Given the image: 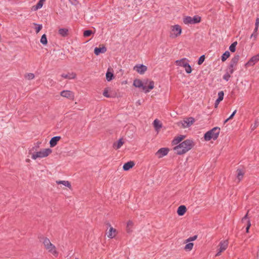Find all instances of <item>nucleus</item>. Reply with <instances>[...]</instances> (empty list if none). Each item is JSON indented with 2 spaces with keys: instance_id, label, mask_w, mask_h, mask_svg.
Listing matches in <instances>:
<instances>
[{
  "instance_id": "obj_1",
  "label": "nucleus",
  "mask_w": 259,
  "mask_h": 259,
  "mask_svg": "<svg viewBox=\"0 0 259 259\" xmlns=\"http://www.w3.org/2000/svg\"><path fill=\"white\" fill-rule=\"evenodd\" d=\"M194 145L193 141L188 139L174 147V149L177 154L181 155L186 153L191 150Z\"/></svg>"
},
{
  "instance_id": "obj_2",
  "label": "nucleus",
  "mask_w": 259,
  "mask_h": 259,
  "mask_svg": "<svg viewBox=\"0 0 259 259\" xmlns=\"http://www.w3.org/2000/svg\"><path fill=\"white\" fill-rule=\"evenodd\" d=\"M220 133V128L218 127H213L211 130L206 132L204 136V140L206 141L210 140H215L219 137Z\"/></svg>"
},
{
  "instance_id": "obj_3",
  "label": "nucleus",
  "mask_w": 259,
  "mask_h": 259,
  "mask_svg": "<svg viewBox=\"0 0 259 259\" xmlns=\"http://www.w3.org/2000/svg\"><path fill=\"white\" fill-rule=\"evenodd\" d=\"M52 153V150L50 148L41 149L39 151L34 152L31 155V158L36 160L37 158H44L48 157Z\"/></svg>"
},
{
  "instance_id": "obj_4",
  "label": "nucleus",
  "mask_w": 259,
  "mask_h": 259,
  "mask_svg": "<svg viewBox=\"0 0 259 259\" xmlns=\"http://www.w3.org/2000/svg\"><path fill=\"white\" fill-rule=\"evenodd\" d=\"M45 249L48 250L49 252L52 254L55 257L58 255V251L57 250L56 246L53 244L50 240L48 238H45L43 242Z\"/></svg>"
},
{
  "instance_id": "obj_5",
  "label": "nucleus",
  "mask_w": 259,
  "mask_h": 259,
  "mask_svg": "<svg viewBox=\"0 0 259 259\" xmlns=\"http://www.w3.org/2000/svg\"><path fill=\"white\" fill-rule=\"evenodd\" d=\"M182 32V27L178 25L175 24L170 27L169 36L171 38H176L180 36Z\"/></svg>"
},
{
  "instance_id": "obj_6",
  "label": "nucleus",
  "mask_w": 259,
  "mask_h": 259,
  "mask_svg": "<svg viewBox=\"0 0 259 259\" xmlns=\"http://www.w3.org/2000/svg\"><path fill=\"white\" fill-rule=\"evenodd\" d=\"M201 17L198 15H195L193 17L190 16H185L183 18V21L185 24H195L200 22Z\"/></svg>"
},
{
  "instance_id": "obj_7",
  "label": "nucleus",
  "mask_w": 259,
  "mask_h": 259,
  "mask_svg": "<svg viewBox=\"0 0 259 259\" xmlns=\"http://www.w3.org/2000/svg\"><path fill=\"white\" fill-rule=\"evenodd\" d=\"M194 122V119L190 117L186 118L178 122V125L179 127L182 128H187L190 126Z\"/></svg>"
},
{
  "instance_id": "obj_8",
  "label": "nucleus",
  "mask_w": 259,
  "mask_h": 259,
  "mask_svg": "<svg viewBox=\"0 0 259 259\" xmlns=\"http://www.w3.org/2000/svg\"><path fill=\"white\" fill-rule=\"evenodd\" d=\"M239 59V55H235L230 62V72L231 74H232L235 70V67L236 66L237 63Z\"/></svg>"
},
{
  "instance_id": "obj_9",
  "label": "nucleus",
  "mask_w": 259,
  "mask_h": 259,
  "mask_svg": "<svg viewBox=\"0 0 259 259\" xmlns=\"http://www.w3.org/2000/svg\"><path fill=\"white\" fill-rule=\"evenodd\" d=\"M228 241L227 240L222 241L219 245V248L218 252L216 254V256H220L221 253L225 251L228 247Z\"/></svg>"
},
{
  "instance_id": "obj_10",
  "label": "nucleus",
  "mask_w": 259,
  "mask_h": 259,
  "mask_svg": "<svg viewBox=\"0 0 259 259\" xmlns=\"http://www.w3.org/2000/svg\"><path fill=\"white\" fill-rule=\"evenodd\" d=\"M60 95L64 98H67L69 100H73L74 98V93L70 91L64 90L60 93Z\"/></svg>"
},
{
  "instance_id": "obj_11",
  "label": "nucleus",
  "mask_w": 259,
  "mask_h": 259,
  "mask_svg": "<svg viewBox=\"0 0 259 259\" xmlns=\"http://www.w3.org/2000/svg\"><path fill=\"white\" fill-rule=\"evenodd\" d=\"M258 61H259V53L258 54L252 57L249 60V61L246 63L245 66L246 67L252 66Z\"/></svg>"
},
{
  "instance_id": "obj_12",
  "label": "nucleus",
  "mask_w": 259,
  "mask_h": 259,
  "mask_svg": "<svg viewBox=\"0 0 259 259\" xmlns=\"http://www.w3.org/2000/svg\"><path fill=\"white\" fill-rule=\"evenodd\" d=\"M169 151V150L168 148H162L159 149L157 152L156 153L155 155L156 156L159 158H161L162 157L166 155Z\"/></svg>"
},
{
  "instance_id": "obj_13",
  "label": "nucleus",
  "mask_w": 259,
  "mask_h": 259,
  "mask_svg": "<svg viewBox=\"0 0 259 259\" xmlns=\"http://www.w3.org/2000/svg\"><path fill=\"white\" fill-rule=\"evenodd\" d=\"M147 83L148 80H146V82H144L139 79H136L134 80L133 85L135 86L136 88H142L143 90L145 84H147Z\"/></svg>"
},
{
  "instance_id": "obj_14",
  "label": "nucleus",
  "mask_w": 259,
  "mask_h": 259,
  "mask_svg": "<svg viewBox=\"0 0 259 259\" xmlns=\"http://www.w3.org/2000/svg\"><path fill=\"white\" fill-rule=\"evenodd\" d=\"M134 70L141 74H143L147 70V67L143 65H136L134 67Z\"/></svg>"
},
{
  "instance_id": "obj_15",
  "label": "nucleus",
  "mask_w": 259,
  "mask_h": 259,
  "mask_svg": "<svg viewBox=\"0 0 259 259\" xmlns=\"http://www.w3.org/2000/svg\"><path fill=\"white\" fill-rule=\"evenodd\" d=\"M154 87V82L153 81L148 80L147 84H145L143 91L145 93H147L150 92V90H152Z\"/></svg>"
},
{
  "instance_id": "obj_16",
  "label": "nucleus",
  "mask_w": 259,
  "mask_h": 259,
  "mask_svg": "<svg viewBox=\"0 0 259 259\" xmlns=\"http://www.w3.org/2000/svg\"><path fill=\"white\" fill-rule=\"evenodd\" d=\"M106 51V48L103 45H100L98 48H95L94 53L98 56L101 53H105Z\"/></svg>"
},
{
  "instance_id": "obj_17",
  "label": "nucleus",
  "mask_w": 259,
  "mask_h": 259,
  "mask_svg": "<svg viewBox=\"0 0 259 259\" xmlns=\"http://www.w3.org/2000/svg\"><path fill=\"white\" fill-rule=\"evenodd\" d=\"M117 235V231L115 229L110 227L108 232L107 233V237L109 238H113Z\"/></svg>"
},
{
  "instance_id": "obj_18",
  "label": "nucleus",
  "mask_w": 259,
  "mask_h": 259,
  "mask_svg": "<svg viewBox=\"0 0 259 259\" xmlns=\"http://www.w3.org/2000/svg\"><path fill=\"white\" fill-rule=\"evenodd\" d=\"M176 64L184 68L188 64V60L186 58H183L180 60H177L176 61Z\"/></svg>"
},
{
  "instance_id": "obj_19",
  "label": "nucleus",
  "mask_w": 259,
  "mask_h": 259,
  "mask_svg": "<svg viewBox=\"0 0 259 259\" xmlns=\"http://www.w3.org/2000/svg\"><path fill=\"white\" fill-rule=\"evenodd\" d=\"M60 139L61 137L60 136H56L52 138L50 141V147H55L57 144V143L60 141Z\"/></svg>"
},
{
  "instance_id": "obj_20",
  "label": "nucleus",
  "mask_w": 259,
  "mask_h": 259,
  "mask_svg": "<svg viewBox=\"0 0 259 259\" xmlns=\"http://www.w3.org/2000/svg\"><path fill=\"white\" fill-rule=\"evenodd\" d=\"M61 76L64 78L73 79L76 77V74L74 72L68 73L66 74L63 73L61 75Z\"/></svg>"
},
{
  "instance_id": "obj_21",
  "label": "nucleus",
  "mask_w": 259,
  "mask_h": 259,
  "mask_svg": "<svg viewBox=\"0 0 259 259\" xmlns=\"http://www.w3.org/2000/svg\"><path fill=\"white\" fill-rule=\"evenodd\" d=\"M224 95V94L223 91H221V92H219L218 98L215 101V104H214L215 108H217L220 102L223 100Z\"/></svg>"
},
{
  "instance_id": "obj_22",
  "label": "nucleus",
  "mask_w": 259,
  "mask_h": 259,
  "mask_svg": "<svg viewBox=\"0 0 259 259\" xmlns=\"http://www.w3.org/2000/svg\"><path fill=\"white\" fill-rule=\"evenodd\" d=\"M186 210L187 208L185 205H181L178 208L177 213L179 215L182 216L185 213Z\"/></svg>"
},
{
  "instance_id": "obj_23",
  "label": "nucleus",
  "mask_w": 259,
  "mask_h": 259,
  "mask_svg": "<svg viewBox=\"0 0 259 259\" xmlns=\"http://www.w3.org/2000/svg\"><path fill=\"white\" fill-rule=\"evenodd\" d=\"M124 142L122 139H120L117 142H115L113 145V147L115 149H118L123 145Z\"/></svg>"
},
{
  "instance_id": "obj_24",
  "label": "nucleus",
  "mask_w": 259,
  "mask_h": 259,
  "mask_svg": "<svg viewBox=\"0 0 259 259\" xmlns=\"http://www.w3.org/2000/svg\"><path fill=\"white\" fill-rule=\"evenodd\" d=\"M135 165V163L133 161H129L125 163L123 166V169L125 170H128L132 168Z\"/></svg>"
},
{
  "instance_id": "obj_25",
  "label": "nucleus",
  "mask_w": 259,
  "mask_h": 259,
  "mask_svg": "<svg viewBox=\"0 0 259 259\" xmlns=\"http://www.w3.org/2000/svg\"><path fill=\"white\" fill-rule=\"evenodd\" d=\"M244 174V171L242 169H238L236 171L237 178L238 182H240L243 178Z\"/></svg>"
},
{
  "instance_id": "obj_26",
  "label": "nucleus",
  "mask_w": 259,
  "mask_h": 259,
  "mask_svg": "<svg viewBox=\"0 0 259 259\" xmlns=\"http://www.w3.org/2000/svg\"><path fill=\"white\" fill-rule=\"evenodd\" d=\"M134 226V223L131 221H128L126 223V230L128 233H130L132 232V228Z\"/></svg>"
},
{
  "instance_id": "obj_27",
  "label": "nucleus",
  "mask_w": 259,
  "mask_h": 259,
  "mask_svg": "<svg viewBox=\"0 0 259 259\" xmlns=\"http://www.w3.org/2000/svg\"><path fill=\"white\" fill-rule=\"evenodd\" d=\"M58 33L62 36H66L68 34V29L65 28H60L58 30Z\"/></svg>"
},
{
  "instance_id": "obj_28",
  "label": "nucleus",
  "mask_w": 259,
  "mask_h": 259,
  "mask_svg": "<svg viewBox=\"0 0 259 259\" xmlns=\"http://www.w3.org/2000/svg\"><path fill=\"white\" fill-rule=\"evenodd\" d=\"M56 183L57 184H62L63 185L69 188V189H71V184L68 181H56Z\"/></svg>"
},
{
  "instance_id": "obj_29",
  "label": "nucleus",
  "mask_w": 259,
  "mask_h": 259,
  "mask_svg": "<svg viewBox=\"0 0 259 259\" xmlns=\"http://www.w3.org/2000/svg\"><path fill=\"white\" fill-rule=\"evenodd\" d=\"M185 137L184 136L181 135L177 137H176L172 141V143L174 145H177L180 142H181L184 139Z\"/></svg>"
},
{
  "instance_id": "obj_30",
  "label": "nucleus",
  "mask_w": 259,
  "mask_h": 259,
  "mask_svg": "<svg viewBox=\"0 0 259 259\" xmlns=\"http://www.w3.org/2000/svg\"><path fill=\"white\" fill-rule=\"evenodd\" d=\"M114 77V75L112 72L110 71L109 69H108L106 74V78L108 81H111Z\"/></svg>"
},
{
  "instance_id": "obj_31",
  "label": "nucleus",
  "mask_w": 259,
  "mask_h": 259,
  "mask_svg": "<svg viewBox=\"0 0 259 259\" xmlns=\"http://www.w3.org/2000/svg\"><path fill=\"white\" fill-rule=\"evenodd\" d=\"M153 125L157 131H158L161 127V124L160 122L157 119H155L154 121Z\"/></svg>"
},
{
  "instance_id": "obj_32",
  "label": "nucleus",
  "mask_w": 259,
  "mask_h": 259,
  "mask_svg": "<svg viewBox=\"0 0 259 259\" xmlns=\"http://www.w3.org/2000/svg\"><path fill=\"white\" fill-rule=\"evenodd\" d=\"M45 1L46 0H39L37 4L35 6L33 7V9L34 11H36L40 9L42 7Z\"/></svg>"
},
{
  "instance_id": "obj_33",
  "label": "nucleus",
  "mask_w": 259,
  "mask_h": 259,
  "mask_svg": "<svg viewBox=\"0 0 259 259\" xmlns=\"http://www.w3.org/2000/svg\"><path fill=\"white\" fill-rule=\"evenodd\" d=\"M194 244L193 243H188L184 247L186 251H190L193 248Z\"/></svg>"
},
{
  "instance_id": "obj_34",
  "label": "nucleus",
  "mask_w": 259,
  "mask_h": 259,
  "mask_svg": "<svg viewBox=\"0 0 259 259\" xmlns=\"http://www.w3.org/2000/svg\"><path fill=\"white\" fill-rule=\"evenodd\" d=\"M230 56V52L229 51H226L222 56V61L223 62L225 61Z\"/></svg>"
},
{
  "instance_id": "obj_35",
  "label": "nucleus",
  "mask_w": 259,
  "mask_h": 259,
  "mask_svg": "<svg viewBox=\"0 0 259 259\" xmlns=\"http://www.w3.org/2000/svg\"><path fill=\"white\" fill-rule=\"evenodd\" d=\"M237 45V42H234L229 47V50L231 52H235L236 51V46Z\"/></svg>"
},
{
  "instance_id": "obj_36",
  "label": "nucleus",
  "mask_w": 259,
  "mask_h": 259,
  "mask_svg": "<svg viewBox=\"0 0 259 259\" xmlns=\"http://www.w3.org/2000/svg\"><path fill=\"white\" fill-rule=\"evenodd\" d=\"M40 42L43 45H47L48 41L46 34H43L40 39Z\"/></svg>"
},
{
  "instance_id": "obj_37",
  "label": "nucleus",
  "mask_w": 259,
  "mask_h": 259,
  "mask_svg": "<svg viewBox=\"0 0 259 259\" xmlns=\"http://www.w3.org/2000/svg\"><path fill=\"white\" fill-rule=\"evenodd\" d=\"M34 74L32 73H27L25 75V77L28 80H31L34 79Z\"/></svg>"
},
{
  "instance_id": "obj_38",
  "label": "nucleus",
  "mask_w": 259,
  "mask_h": 259,
  "mask_svg": "<svg viewBox=\"0 0 259 259\" xmlns=\"http://www.w3.org/2000/svg\"><path fill=\"white\" fill-rule=\"evenodd\" d=\"M109 88H106L104 89V92H103V95L104 97H106L107 98H109L110 97V95L109 94Z\"/></svg>"
},
{
  "instance_id": "obj_39",
  "label": "nucleus",
  "mask_w": 259,
  "mask_h": 259,
  "mask_svg": "<svg viewBox=\"0 0 259 259\" xmlns=\"http://www.w3.org/2000/svg\"><path fill=\"white\" fill-rule=\"evenodd\" d=\"M185 71L187 73H190L192 72V68L190 65L188 64L185 67Z\"/></svg>"
},
{
  "instance_id": "obj_40",
  "label": "nucleus",
  "mask_w": 259,
  "mask_h": 259,
  "mask_svg": "<svg viewBox=\"0 0 259 259\" xmlns=\"http://www.w3.org/2000/svg\"><path fill=\"white\" fill-rule=\"evenodd\" d=\"M231 74L230 73V71H229V73L227 72L224 75L223 79L226 80V81H228L231 77Z\"/></svg>"
},
{
  "instance_id": "obj_41",
  "label": "nucleus",
  "mask_w": 259,
  "mask_h": 259,
  "mask_svg": "<svg viewBox=\"0 0 259 259\" xmlns=\"http://www.w3.org/2000/svg\"><path fill=\"white\" fill-rule=\"evenodd\" d=\"M35 26H36V27L35 28V31L37 33H38L40 30L42 29V25H40V24H34Z\"/></svg>"
},
{
  "instance_id": "obj_42",
  "label": "nucleus",
  "mask_w": 259,
  "mask_h": 259,
  "mask_svg": "<svg viewBox=\"0 0 259 259\" xmlns=\"http://www.w3.org/2000/svg\"><path fill=\"white\" fill-rule=\"evenodd\" d=\"M204 60H205V56L204 55L201 56L198 59V64L199 65H201L204 61Z\"/></svg>"
},
{
  "instance_id": "obj_43",
  "label": "nucleus",
  "mask_w": 259,
  "mask_h": 259,
  "mask_svg": "<svg viewBox=\"0 0 259 259\" xmlns=\"http://www.w3.org/2000/svg\"><path fill=\"white\" fill-rule=\"evenodd\" d=\"M92 34V31L90 30H87L84 31L83 36L84 37H88Z\"/></svg>"
},
{
  "instance_id": "obj_44",
  "label": "nucleus",
  "mask_w": 259,
  "mask_h": 259,
  "mask_svg": "<svg viewBox=\"0 0 259 259\" xmlns=\"http://www.w3.org/2000/svg\"><path fill=\"white\" fill-rule=\"evenodd\" d=\"M197 237V236H194L193 237H189L186 240V242H189L190 241H194L196 239Z\"/></svg>"
},
{
  "instance_id": "obj_45",
  "label": "nucleus",
  "mask_w": 259,
  "mask_h": 259,
  "mask_svg": "<svg viewBox=\"0 0 259 259\" xmlns=\"http://www.w3.org/2000/svg\"><path fill=\"white\" fill-rule=\"evenodd\" d=\"M257 36V33L253 32L252 34L250 36V38H254V39L255 40Z\"/></svg>"
},
{
  "instance_id": "obj_46",
  "label": "nucleus",
  "mask_w": 259,
  "mask_h": 259,
  "mask_svg": "<svg viewBox=\"0 0 259 259\" xmlns=\"http://www.w3.org/2000/svg\"><path fill=\"white\" fill-rule=\"evenodd\" d=\"M236 111H236V110H235V111L232 113V114L229 116V118H228V120H231V119H232L233 118V117H234V116L235 115V114H236Z\"/></svg>"
},
{
  "instance_id": "obj_47",
  "label": "nucleus",
  "mask_w": 259,
  "mask_h": 259,
  "mask_svg": "<svg viewBox=\"0 0 259 259\" xmlns=\"http://www.w3.org/2000/svg\"><path fill=\"white\" fill-rule=\"evenodd\" d=\"M251 226V224H250V222L249 221H247V227L246 228V232H248V230L249 229V228Z\"/></svg>"
},
{
  "instance_id": "obj_48",
  "label": "nucleus",
  "mask_w": 259,
  "mask_h": 259,
  "mask_svg": "<svg viewBox=\"0 0 259 259\" xmlns=\"http://www.w3.org/2000/svg\"><path fill=\"white\" fill-rule=\"evenodd\" d=\"M255 26L259 27V18H257L255 20Z\"/></svg>"
},
{
  "instance_id": "obj_49",
  "label": "nucleus",
  "mask_w": 259,
  "mask_h": 259,
  "mask_svg": "<svg viewBox=\"0 0 259 259\" xmlns=\"http://www.w3.org/2000/svg\"><path fill=\"white\" fill-rule=\"evenodd\" d=\"M248 211L247 212L246 215L242 218V221H244L245 220H246L247 219V216H248Z\"/></svg>"
},
{
  "instance_id": "obj_50",
  "label": "nucleus",
  "mask_w": 259,
  "mask_h": 259,
  "mask_svg": "<svg viewBox=\"0 0 259 259\" xmlns=\"http://www.w3.org/2000/svg\"><path fill=\"white\" fill-rule=\"evenodd\" d=\"M258 27L255 26L253 32H256L257 33V31L258 30Z\"/></svg>"
},
{
  "instance_id": "obj_51",
  "label": "nucleus",
  "mask_w": 259,
  "mask_h": 259,
  "mask_svg": "<svg viewBox=\"0 0 259 259\" xmlns=\"http://www.w3.org/2000/svg\"><path fill=\"white\" fill-rule=\"evenodd\" d=\"M229 120H228V118L227 119H226L224 121V123H227Z\"/></svg>"
},
{
  "instance_id": "obj_52",
  "label": "nucleus",
  "mask_w": 259,
  "mask_h": 259,
  "mask_svg": "<svg viewBox=\"0 0 259 259\" xmlns=\"http://www.w3.org/2000/svg\"><path fill=\"white\" fill-rule=\"evenodd\" d=\"M26 161H27V162H29V159H27Z\"/></svg>"
}]
</instances>
